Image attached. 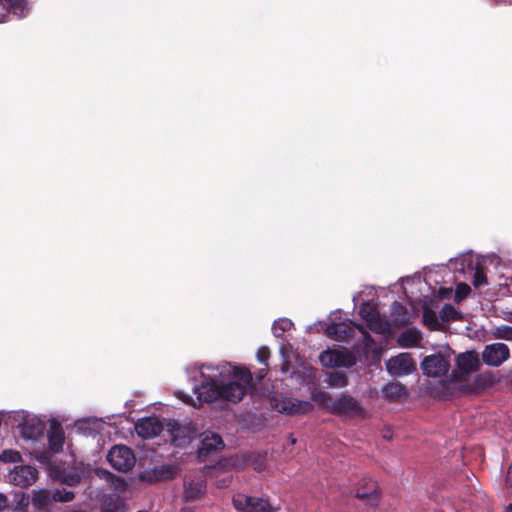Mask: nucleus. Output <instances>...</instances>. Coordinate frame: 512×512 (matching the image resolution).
Here are the masks:
<instances>
[{"label":"nucleus","instance_id":"nucleus-20","mask_svg":"<svg viewBox=\"0 0 512 512\" xmlns=\"http://www.w3.org/2000/svg\"><path fill=\"white\" fill-rule=\"evenodd\" d=\"M422 340L421 332L416 328L403 331L397 338V343L402 348L416 347Z\"/></svg>","mask_w":512,"mask_h":512},{"label":"nucleus","instance_id":"nucleus-2","mask_svg":"<svg viewBox=\"0 0 512 512\" xmlns=\"http://www.w3.org/2000/svg\"><path fill=\"white\" fill-rule=\"evenodd\" d=\"M311 400L328 413L336 416H360L363 408L353 396L342 393L337 399L326 391L314 389L311 392Z\"/></svg>","mask_w":512,"mask_h":512},{"label":"nucleus","instance_id":"nucleus-35","mask_svg":"<svg viewBox=\"0 0 512 512\" xmlns=\"http://www.w3.org/2000/svg\"><path fill=\"white\" fill-rule=\"evenodd\" d=\"M20 455L18 452H10L9 453V458H7V452H3V454L0 456L1 460L3 461H15L16 458H19Z\"/></svg>","mask_w":512,"mask_h":512},{"label":"nucleus","instance_id":"nucleus-45","mask_svg":"<svg viewBox=\"0 0 512 512\" xmlns=\"http://www.w3.org/2000/svg\"><path fill=\"white\" fill-rule=\"evenodd\" d=\"M357 328H358L359 330H361V331L363 330V327H362V326H360V325H357Z\"/></svg>","mask_w":512,"mask_h":512},{"label":"nucleus","instance_id":"nucleus-43","mask_svg":"<svg viewBox=\"0 0 512 512\" xmlns=\"http://www.w3.org/2000/svg\"><path fill=\"white\" fill-rule=\"evenodd\" d=\"M364 336H365L366 341H372V339L368 333L365 332Z\"/></svg>","mask_w":512,"mask_h":512},{"label":"nucleus","instance_id":"nucleus-3","mask_svg":"<svg viewBox=\"0 0 512 512\" xmlns=\"http://www.w3.org/2000/svg\"><path fill=\"white\" fill-rule=\"evenodd\" d=\"M457 369L450 374V380L454 383L465 381L467 376L480 369L481 363L476 351H466L456 357Z\"/></svg>","mask_w":512,"mask_h":512},{"label":"nucleus","instance_id":"nucleus-36","mask_svg":"<svg viewBox=\"0 0 512 512\" xmlns=\"http://www.w3.org/2000/svg\"><path fill=\"white\" fill-rule=\"evenodd\" d=\"M392 308H393V313H397V314L403 313L404 315H406V308L399 302L395 301L393 303Z\"/></svg>","mask_w":512,"mask_h":512},{"label":"nucleus","instance_id":"nucleus-21","mask_svg":"<svg viewBox=\"0 0 512 512\" xmlns=\"http://www.w3.org/2000/svg\"><path fill=\"white\" fill-rule=\"evenodd\" d=\"M383 397L388 401H396L401 397L407 395L406 387L400 382H390L386 384L383 389Z\"/></svg>","mask_w":512,"mask_h":512},{"label":"nucleus","instance_id":"nucleus-4","mask_svg":"<svg viewBox=\"0 0 512 512\" xmlns=\"http://www.w3.org/2000/svg\"><path fill=\"white\" fill-rule=\"evenodd\" d=\"M450 354L449 353H435L426 356L421 362V369L423 374L428 377H440L448 373L450 369Z\"/></svg>","mask_w":512,"mask_h":512},{"label":"nucleus","instance_id":"nucleus-32","mask_svg":"<svg viewBox=\"0 0 512 512\" xmlns=\"http://www.w3.org/2000/svg\"><path fill=\"white\" fill-rule=\"evenodd\" d=\"M471 293V288L466 283H458L455 291V301L460 302Z\"/></svg>","mask_w":512,"mask_h":512},{"label":"nucleus","instance_id":"nucleus-7","mask_svg":"<svg viewBox=\"0 0 512 512\" xmlns=\"http://www.w3.org/2000/svg\"><path fill=\"white\" fill-rule=\"evenodd\" d=\"M355 497L367 504L376 505L380 499L378 483L369 476H363L358 482Z\"/></svg>","mask_w":512,"mask_h":512},{"label":"nucleus","instance_id":"nucleus-16","mask_svg":"<svg viewBox=\"0 0 512 512\" xmlns=\"http://www.w3.org/2000/svg\"><path fill=\"white\" fill-rule=\"evenodd\" d=\"M166 430L170 433L172 441L176 445H181L186 442V438L189 439L188 435L192 430L189 427L182 426L178 421L169 419L165 423Z\"/></svg>","mask_w":512,"mask_h":512},{"label":"nucleus","instance_id":"nucleus-41","mask_svg":"<svg viewBox=\"0 0 512 512\" xmlns=\"http://www.w3.org/2000/svg\"><path fill=\"white\" fill-rule=\"evenodd\" d=\"M179 512H194V511L190 507H183V508L180 509Z\"/></svg>","mask_w":512,"mask_h":512},{"label":"nucleus","instance_id":"nucleus-15","mask_svg":"<svg viewBox=\"0 0 512 512\" xmlns=\"http://www.w3.org/2000/svg\"><path fill=\"white\" fill-rule=\"evenodd\" d=\"M224 447V442L221 436L217 433H207L204 435L198 448L199 458H206L210 453L221 450Z\"/></svg>","mask_w":512,"mask_h":512},{"label":"nucleus","instance_id":"nucleus-12","mask_svg":"<svg viewBox=\"0 0 512 512\" xmlns=\"http://www.w3.org/2000/svg\"><path fill=\"white\" fill-rule=\"evenodd\" d=\"M387 369L397 375H407L415 369V362L409 354L401 353L388 360Z\"/></svg>","mask_w":512,"mask_h":512},{"label":"nucleus","instance_id":"nucleus-8","mask_svg":"<svg viewBox=\"0 0 512 512\" xmlns=\"http://www.w3.org/2000/svg\"><path fill=\"white\" fill-rule=\"evenodd\" d=\"M275 408L286 415H305L314 410V405L308 400L284 398L275 403Z\"/></svg>","mask_w":512,"mask_h":512},{"label":"nucleus","instance_id":"nucleus-25","mask_svg":"<svg viewBox=\"0 0 512 512\" xmlns=\"http://www.w3.org/2000/svg\"><path fill=\"white\" fill-rule=\"evenodd\" d=\"M294 328V323L288 318H281L273 323L272 331L275 337L283 338L285 332Z\"/></svg>","mask_w":512,"mask_h":512},{"label":"nucleus","instance_id":"nucleus-14","mask_svg":"<svg viewBox=\"0 0 512 512\" xmlns=\"http://www.w3.org/2000/svg\"><path fill=\"white\" fill-rule=\"evenodd\" d=\"M206 491V481L201 477L186 478L184 480V494L183 499L185 502H193L199 499Z\"/></svg>","mask_w":512,"mask_h":512},{"label":"nucleus","instance_id":"nucleus-30","mask_svg":"<svg viewBox=\"0 0 512 512\" xmlns=\"http://www.w3.org/2000/svg\"><path fill=\"white\" fill-rule=\"evenodd\" d=\"M493 336L496 339H504L508 341H512V326L509 325H500L494 328Z\"/></svg>","mask_w":512,"mask_h":512},{"label":"nucleus","instance_id":"nucleus-26","mask_svg":"<svg viewBox=\"0 0 512 512\" xmlns=\"http://www.w3.org/2000/svg\"><path fill=\"white\" fill-rule=\"evenodd\" d=\"M327 383L330 387L343 388L348 385V377L344 372L335 371L329 374Z\"/></svg>","mask_w":512,"mask_h":512},{"label":"nucleus","instance_id":"nucleus-42","mask_svg":"<svg viewBox=\"0 0 512 512\" xmlns=\"http://www.w3.org/2000/svg\"><path fill=\"white\" fill-rule=\"evenodd\" d=\"M504 512H512V503L505 507Z\"/></svg>","mask_w":512,"mask_h":512},{"label":"nucleus","instance_id":"nucleus-29","mask_svg":"<svg viewBox=\"0 0 512 512\" xmlns=\"http://www.w3.org/2000/svg\"><path fill=\"white\" fill-rule=\"evenodd\" d=\"M423 322L431 330H437L439 328L438 317L433 310L425 309L423 312Z\"/></svg>","mask_w":512,"mask_h":512},{"label":"nucleus","instance_id":"nucleus-38","mask_svg":"<svg viewBox=\"0 0 512 512\" xmlns=\"http://www.w3.org/2000/svg\"><path fill=\"white\" fill-rule=\"evenodd\" d=\"M505 486L508 488L512 487V464L509 466L505 477Z\"/></svg>","mask_w":512,"mask_h":512},{"label":"nucleus","instance_id":"nucleus-24","mask_svg":"<svg viewBox=\"0 0 512 512\" xmlns=\"http://www.w3.org/2000/svg\"><path fill=\"white\" fill-rule=\"evenodd\" d=\"M32 505L39 510H48L53 499L52 495L47 490L33 491Z\"/></svg>","mask_w":512,"mask_h":512},{"label":"nucleus","instance_id":"nucleus-5","mask_svg":"<svg viewBox=\"0 0 512 512\" xmlns=\"http://www.w3.org/2000/svg\"><path fill=\"white\" fill-rule=\"evenodd\" d=\"M110 465L119 472H127L134 467L135 456L133 451L125 445L113 446L107 455Z\"/></svg>","mask_w":512,"mask_h":512},{"label":"nucleus","instance_id":"nucleus-6","mask_svg":"<svg viewBox=\"0 0 512 512\" xmlns=\"http://www.w3.org/2000/svg\"><path fill=\"white\" fill-rule=\"evenodd\" d=\"M319 360L325 367H352L355 365V357L348 351L326 350L323 351Z\"/></svg>","mask_w":512,"mask_h":512},{"label":"nucleus","instance_id":"nucleus-31","mask_svg":"<svg viewBox=\"0 0 512 512\" xmlns=\"http://www.w3.org/2000/svg\"><path fill=\"white\" fill-rule=\"evenodd\" d=\"M487 284V276L485 272V268L477 265L474 272L473 285L478 288L480 286Z\"/></svg>","mask_w":512,"mask_h":512},{"label":"nucleus","instance_id":"nucleus-39","mask_svg":"<svg viewBox=\"0 0 512 512\" xmlns=\"http://www.w3.org/2000/svg\"><path fill=\"white\" fill-rule=\"evenodd\" d=\"M266 373L263 369H258V381L265 377Z\"/></svg>","mask_w":512,"mask_h":512},{"label":"nucleus","instance_id":"nucleus-17","mask_svg":"<svg viewBox=\"0 0 512 512\" xmlns=\"http://www.w3.org/2000/svg\"><path fill=\"white\" fill-rule=\"evenodd\" d=\"M65 442V434L62 426L57 422H52L48 430L49 448L53 453L62 451Z\"/></svg>","mask_w":512,"mask_h":512},{"label":"nucleus","instance_id":"nucleus-40","mask_svg":"<svg viewBox=\"0 0 512 512\" xmlns=\"http://www.w3.org/2000/svg\"><path fill=\"white\" fill-rule=\"evenodd\" d=\"M229 483H230V480L223 479L222 481H220L219 486H220V487H225V486H227Z\"/></svg>","mask_w":512,"mask_h":512},{"label":"nucleus","instance_id":"nucleus-10","mask_svg":"<svg viewBox=\"0 0 512 512\" xmlns=\"http://www.w3.org/2000/svg\"><path fill=\"white\" fill-rule=\"evenodd\" d=\"M164 429L165 424L156 416L141 418L135 424L136 433L143 439L158 436Z\"/></svg>","mask_w":512,"mask_h":512},{"label":"nucleus","instance_id":"nucleus-33","mask_svg":"<svg viewBox=\"0 0 512 512\" xmlns=\"http://www.w3.org/2000/svg\"><path fill=\"white\" fill-rule=\"evenodd\" d=\"M279 507H274L267 499L258 498V512H279Z\"/></svg>","mask_w":512,"mask_h":512},{"label":"nucleus","instance_id":"nucleus-9","mask_svg":"<svg viewBox=\"0 0 512 512\" xmlns=\"http://www.w3.org/2000/svg\"><path fill=\"white\" fill-rule=\"evenodd\" d=\"M510 356V350L504 343L487 345L482 352L483 362L492 367L500 366Z\"/></svg>","mask_w":512,"mask_h":512},{"label":"nucleus","instance_id":"nucleus-19","mask_svg":"<svg viewBox=\"0 0 512 512\" xmlns=\"http://www.w3.org/2000/svg\"><path fill=\"white\" fill-rule=\"evenodd\" d=\"M352 333L353 328L351 323H333L326 329L327 336L337 341L347 340Z\"/></svg>","mask_w":512,"mask_h":512},{"label":"nucleus","instance_id":"nucleus-44","mask_svg":"<svg viewBox=\"0 0 512 512\" xmlns=\"http://www.w3.org/2000/svg\"><path fill=\"white\" fill-rule=\"evenodd\" d=\"M102 512H113L111 509H103Z\"/></svg>","mask_w":512,"mask_h":512},{"label":"nucleus","instance_id":"nucleus-34","mask_svg":"<svg viewBox=\"0 0 512 512\" xmlns=\"http://www.w3.org/2000/svg\"><path fill=\"white\" fill-rule=\"evenodd\" d=\"M270 356V350L267 346L258 347V362L268 365L267 360Z\"/></svg>","mask_w":512,"mask_h":512},{"label":"nucleus","instance_id":"nucleus-13","mask_svg":"<svg viewBox=\"0 0 512 512\" xmlns=\"http://www.w3.org/2000/svg\"><path fill=\"white\" fill-rule=\"evenodd\" d=\"M359 314L371 330L377 333L384 331L380 314L374 305L369 302L363 303L359 308Z\"/></svg>","mask_w":512,"mask_h":512},{"label":"nucleus","instance_id":"nucleus-18","mask_svg":"<svg viewBox=\"0 0 512 512\" xmlns=\"http://www.w3.org/2000/svg\"><path fill=\"white\" fill-rule=\"evenodd\" d=\"M53 477L60 483L71 487L77 486L82 480V475L76 467L62 470L57 469L53 471Z\"/></svg>","mask_w":512,"mask_h":512},{"label":"nucleus","instance_id":"nucleus-1","mask_svg":"<svg viewBox=\"0 0 512 512\" xmlns=\"http://www.w3.org/2000/svg\"><path fill=\"white\" fill-rule=\"evenodd\" d=\"M203 368L209 369L208 365H202L201 378L199 386L194 387V393L200 402L211 403L218 400L231 403L240 402L253 387L252 374L244 366L232 365L230 363L223 366L221 374H227L231 380L228 383L219 384L213 378L206 376Z\"/></svg>","mask_w":512,"mask_h":512},{"label":"nucleus","instance_id":"nucleus-11","mask_svg":"<svg viewBox=\"0 0 512 512\" xmlns=\"http://www.w3.org/2000/svg\"><path fill=\"white\" fill-rule=\"evenodd\" d=\"M38 471L36 468L25 465L17 466L10 474L11 482L22 488H26L36 482Z\"/></svg>","mask_w":512,"mask_h":512},{"label":"nucleus","instance_id":"nucleus-37","mask_svg":"<svg viewBox=\"0 0 512 512\" xmlns=\"http://www.w3.org/2000/svg\"><path fill=\"white\" fill-rule=\"evenodd\" d=\"M8 497L0 492V512L4 511L8 507Z\"/></svg>","mask_w":512,"mask_h":512},{"label":"nucleus","instance_id":"nucleus-22","mask_svg":"<svg viewBox=\"0 0 512 512\" xmlns=\"http://www.w3.org/2000/svg\"><path fill=\"white\" fill-rule=\"evenodd\" d=\"M20 431L24 438L35 440L43 433V425L38 421L28 420L20 425Z\"/></svg>","mask_w":512,"mask_h":512},{"label":"nucleus","instance_id":"nucleus-28","mask_svg":"<svg viewBox=\"0 0 512 512\" xmlns=\"http://www.w3.org/2000/svg\"><path fill=\"white\" fill-rule=\"evenodd\" d=\"M74 498H75V493L73 491L67 490L65 488L56 489L52 493V499L55 502L66 503V502L72 501Z\"/></svg>","mask_w":512,"mask_h":512},{"label":"nucleus","instance_id":"nucleus-27","mask_svg":"<svg viewBox=\"0 0 512 512\" xmlns=\"http://www.w3.org/2000/svg\"><path fill=\"white\" fill-rule=\"evenodd\" d=\"M443 322L455 321L460 319V313L451 304H445L439 312Z\"/></svg>","mask_w":512,"mask_h":512},{"label":"nucleus","instance_id":"nucleus-23","mask_svg":"<svg viewBox=\"0 0 512 512\" xmlns=\"http://www.w3.org/2000/svg\"><path fill=\"white\" fill-rule=\"evenodd\" d=\"M234 507L243 512H255L256 511V500L253 497L246 496L244 494H237L233 497Z\"/></svg>","mask_w":512,"mask_h":512}]
</instances>
